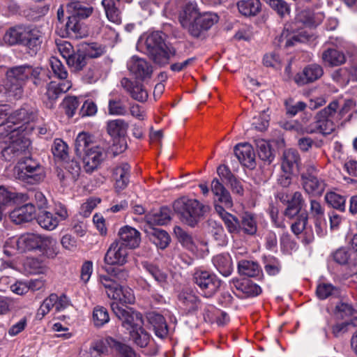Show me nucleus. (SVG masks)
Segmentation results:
<instances>
[{"label":"nucleus","instance_id":"nucleus-40","mask_svg":"<svg viewBox=\"0 0 357 357\" xmlns=\"http://www.w3.org/2000/svg\"><path fill=\"white\" fill-rule=\"evenodd\" d=\"M66 10L68 14H72L78 18L88 17L92 13L93 9L91 7L83 6L77 1H72L66 6Z\"/></svg>","mask_w":357,"mask_h":357},{"label":"nucleus","instance_id":"nucleus-16","mask_svg":"<svg viewBox=\"0 0 357 357\" xmlns=\"http://www.w3.org/2000/svg\"><path fill=\"white\" fill-rule=\"evenodd\" d=\"M219 20L218 15L215 13L206 12L199 14L192 21L189 34L194 38L201 37L204 32L209 30Z\"/></svg>","mask_w":357,"mask_h":357},{"label":"nucleus","instance_id":"nucleus-38","mask_svg":"<svg viewBox=\"0 0 357 357\" xmlns=\"http://www.w3.org/2000/svg\"><path fill=\"white\" fill-rule=\"evenodd\" d=\"M120 0H102V5L104 7L107 17L114 23L121 22V12L118 8Z\"/></svg>","mask_w":357,"mask_h":357},{"label":"nucleus","instance_id":"nucleus-7","mask_svg":"<svg viewBox=\"0 0 357 357\" xmlns=\"http://www.w3.org/2000/svg\"><path fill=\"white\" fill-rule=\"evenodd\" d=\"M36 117V111L32 107L24 105L7 116L5 121L0 124V136L11 134L14 136L17 132H24L27 128L25 125L33 122Z\"/></svg>","mask_w":357,"mask_h":357},{"label":"nucleus","instance_id":"nucleus-52","mask_svg":"<svg viewBox=\"0 0 357 357\" xmlns=\"http://www.w3.org/2000/svg\"><path fill=\"white\" fill-rule=\"evenodd\" d=\"M175 235L178 241L188 250L194 252L195 245L192 236L185 231L181 227L176 226L174 229Z\"/></svg>","mask_w":357,"mask_h":357},{"label":"nucleus","instance_id":"nucleus-41","mask_svg":"<svg viewBox=\"0 0 357 357\" xmlns=\"http://www.w3.org/2000/svg\"><path fill=\"white\" fill-rule=\"evenodd\" d=\"M327 204L340 212L346 211V197L335 192H328L324 196Z\"/></svg>","mask_w":357,"mask_h":357},{"label":"nucleus","instance_id":"nucleus-8","mask_svg":"<svg viewBox=\"0 0 357 357\" xmlns=\"http://www.w3.org/2000/svg\"><path fill=\"white\" fill-rule=\"evenodd\" d=\"M174 209L185 224L194 227L206 211V206L197 199L183 197L176 200Z\"/></svg>","mask_w":357,"mask_h":357},{"label":"nucleus","instance_id":"nucleus-17","mask_svg":"<svg viewBox=\"0 0 357 357\" xmlns=\"http://www.w3.org/2000/svg\"><path fill=\"white\" fill-rule=\"evenodd\" d=\"M129 249L115 240L109 247L105 255V262L109 265L123 266L128 262Z\"/></svg>","mask_w":357,"mask_h":357},{"label":"nucleus","instance_id":"nucleus-24","mask_svg":"<svg viewBox=\"0 0 357 357\" xmlns=\"http://www.w3.org/2000/svg\"><path fill=\"white\" fill-rule=\"evenodd\" d=\"M36 217V208L32 204H24L15 208L10 214L11 220L16 224L30 222Z\"/></svg>","mask_w":357,"mask_h":357},{"label":"nucleus","instance_id":"nucleus-23","mask_svg":"<svg viewBox=\"0 0 357 357\" xmlns=\"http://www.w3.org/2000/svg\"><path fill=\"white\" fill-rule=\"evenodd\" d=\"M234 153L239 162L248 168L255 166V154L252 146L248 143L237 144L234 148Z\"/></svg>","mask_w":357,"mask_h":357},{"label":"nucleus","instance_id":"nucleus-45","mask_svg":"<svg viewBox=\"0 0 357 357\" xmlns=\"http://www.w3.org/2000/svg\"><path fill=\"white\" fill-rule=\"evenodd\" d=\"M128 128V124L123 119L111 120L107 123V132L112 137L124 135Z\"/></svg>","mask_w":357,"mask_h":357},{"label":"nucleus","instance_id":"nucleus-5","mask_svg":"<svg viewBox=\"0 0 357 357\" xmlns=\"http://www.w3.org/2000/svg\"><path fill=\"white\" fill-rule=\"evenodd\" d=\"M3 41L10 45H23L35 54L42 43V33L36 27L16 26L10 28L3 36Z\"/></svg>","mask_w":357,"mask_h":357},{"label":"nucleus","instance_id":"nucleus-26","mask_svg":"<svg viewBox=\"0 0 357 357\" xmlns=\"http://www.w3.org/2000/svg\"><path fill=\"white\" fill-rule=\"evenodd\" d=\"M211 191L214 195L215 202H218L226 208H231L233 206L229 192L218 178H214L212 181Z\"/></svg>","mask_w":357,"mask_h":357},{"label":"nucleus","instance_id":"nucleus-39","mask_svg":"<svg viewBox=\"0 0 357 357\" xmlns=\"http://www.w3.org/2000/svg\"><path fill=\"white\" fill-rule=\"evenodd\" d=\"M241 229L248 235H254L257 231V217L255 214L245 212L241 217L240 222Z\"/></svg>","mask_w":357,"mask_h":357},{"label":"nucleus","instance_id":"nucleus-34","mask_svg":"<svg viewBox=\"0 0 357 357\" xmlns=\"http://www.w3.org/2000/svg\"><path fill=\"white\" fill-rule=\"evenodd\" d=\"M236 5L239 13L245 17L256 16L261 9L260 0H240Z\"/></svg>","mask_w":357,"mask_h":357},{"label":"nucleus","instance_id":"nucleus-63","mask_svg":"<svg viewBox=\"0 0 357 357\" xmlns=\"http://www.w3.org/2000/svg\"><path fill=\"white\" fill-rule=\"evenodd\" d=\"M357 327V316L351 319L349 321H346L334 325L332 328V333L335 337L342 335L348 331L349 327Z\"/></svg>","mask_w":357,"mask_h":357},{"label":"nucleus","instance_id":"nucleus-64","mask_svg":"<svg viewBox=\"0 0 357 357\" xmlns=\"http://www.w3.org/2000/svg\"><path fill=\"white\" fill-rule=\"evenodd\" d=\"M301 20L307 26H317L323 20L321 13L312 14L310 12H302L300 15Z\"/></svg>","mask_w":357,"mask_h":357},{"label":"nucleus","instance_id":"nucleus-35","mask_svg":"<svg viewBox=\"0 0 357 357\" xmlns=\"http://www.w3.org/2000/svg\"><path fill=\"white\" fill-rule=\"evenodd\" d=\"M321 59L330 66H337L345 63L346 57L342 52L336 49L328 48L322 53Z\"/></svg>","mask_w":357,"mask_h":357},{"label":"nucleus","instance_id":"nucleus-37","mask_svg":"<svg viewBox=\"0 0 357 357\" xmlns=\"http://www.w3.org/2000/svg\"><path fill=\"white\" fill-rule=\"evenodd\" d=\"M238 272L247 277H257L261 273L259 265L253 261L241 260L238 263Z\"/></svg>","mask_w":357,"mask_h":357},{"label":"nucleus","instance_id":"nucleus-33","mask_svg":"<svg viewBox=\"0 0 357 357\" xmlns=\"http://www.w3.org/2000/svg\"><path fill=\"white\" fill-rule=\"evenodd\" d=\"M215 209L222 220L224 221L228 231L230 233L238 232L241 229L239 220L233 215L227 213L223 206L215 204Z\"/></svg>","mask_w":357,"mask_h":357},{"label":"nucleus","instance_id":"nucleus-50","mask_svg":"<svg viewBox=\"0 0 357 357\" xmlns=\"http://www.w3.org/2000/svg\"><path fill=\"white\" fill-rule=\"evenodd\" d=\"M255 145L257 149L258 155L264 161L271 162L274 158L270 144L264 139H259L255 140Z\"/></svg>","mask_w":357,"mask_h":357},{"label":"nucleus","instance_id":"nucleus-18","mask_svg":"<svg viewBox=\"0 0 357 357\" xmlns=\"http://www.w3.org/2000/svg\"><path fill=\"white\" fill-rule=\"evenodd\" d=\"M127 67L136 79L145 80L150 78L153 73L151 65L144 59L132 56L127 63Z\"/></svg>","mask_w":357,"mask_h":357},{"label":"nucleus","instance_id":"nucleus-57","mask_svg":"<svg viewBox=\"0 0 357 357\" xmlns=\"http://www.w3.org/2000/svg\"><path fill=\"white\" fill-rule=\"evenodd\" d=\"M210 233L217 245L225 246L227 244V238L221 225H217L216 222L211 223Z\"/></svg>","mask_w":357,"mask_h":357},{"label":"nucleus","instance_id":"nucleus-2","mask_svg":"<svg viewBox=\"0 0 357 357\" xmlns=\"http://www.w3.org/2000/svg\"><path fill=\"white\" fill-rule=\"evenodd\" d=\"M41 68H32L29 66H16L7 71V82L6 89L9 97L15 99L22 98L23 95V86L25 82L30 77H33V84L37 86H43L45 83Z\"/></svg>","mask_w":357,"mask_h":357},{"label":"nucleus","instance_id":"nucleus-9","mask_svg":"<svg viewBox=\"0 0 357 357\" xmlns=\"http://www.w3.org/2000/svg\"><path fill=\"white\" fill-rule=\"evenodd\" d=\"M109 349L112 353L121 357H136L135 351L130 347L110 337L105 340H93L90 344L88 352L91 357H99L107 354Z\"/></svg>","mask_w":357,"mask_h":357},{"label":"nucleus","instance_id":"nucleus-36","mask_svg":"<svg viewBox=\"0 0 357 357\" xmlns=\"http://www.w3.org/2000/svg\"><path fill=\"white\" fill-rule=\"evenodd\" d=\"M38 249L50 258H54L59 252L56 240L50 236H40Z\"/></svg>","mask_w":357,"mask_h":357},{"label":"nucleus","instance_id":"nucleus-14","mask_svg":"<svg viewBox=\"0 0 357 357\" xmlns=\"http://www.w3.org/2000/svg\"><path fill=\"white\" fill-rule=\"evenodd\" d=\"M111 308L116 316L122 321V326L130 333L132 331L140 329L143 326L142 316L139 312L133 311L131 308L127 310L119 306L117 302L111 303Z\"/></svg>","mask_w":357,"mask_h":357},{"label":"nucleus","instance_id":"nucleus-20","mask_svg":"<svg viewBox=\"0 0 357 357\" xmlns=\"http://www.w3.org/2000/svg\"><path fill=\"white\" fill-rule=\"evenodd\" d=\"M119 239L116 241L121 243L128 249L137 248L141 242V235L139 231L130 226L121 227L118 233Z\"/></svg>","mask_w":357,"mask_h":357},{"label":"nucleus","instance_id":"nucleus-19","mask_svg":"<svg viewBox=\"0 0 357 357\" xmlns=\"http://www.w3.org/2000/svg\"><path fill=\"white\" fill-rule=\"evenodd\" d=\"M72 87L71 82L69 80L57 83L50 82L46 86V91L43 96V101L50 108L52 107L54 102L59 96L67 92Z\"/></svg>","mask_w":357,"mask_h":357},{"label":"nucleus","instance_id":"nucleus-43","mask_svg":"<svg viewBox=\"0 0 357 357\" xmlns=\"http://www.w3.org/2000/svg\"><path fill=\"white\" fill-rule=\"evenodd\" d=\"M37 222L41 227L52 231L58 226L59 220L53 213L43 211L38 215Z\"/></svg>","mask_w":357,"mask_h":357},{"label":"nucleus","instance_id":"nucleus-29","mask_svg":"<svg viewBox=\"0 0 357 357\" xmlns=\"http://www.w3.org/2000/svg\"><path fill=\"white\" fill-rule=\"evenodd\" d=\"M145 232L149 239L160 249L166 248L170 243L169 235L163 229L150 227L145 229Z\"/></svg>","mask_w":357,"mask_h":357},{"label":"nucleus","instance_id":"nucleus-27","mask_svg":"<svg viewBox=\"0 0 357 357\" xmlns=\"http://www.w3.org/2000/svg\"><path fill=\"white\" fill-rule=\"evenodd\" d=\"M130 165L123 162L117 165L113 170L112 177L115 181V189L121 191L125 189L129 183Z\"/></svg>","mask_w":357,"mask_h":357},{"label":"nucleus","instance_id":"nucleus-51","mask_svg":"<svg viewBox=\"0 0 357 357\" xmlns=\"http://www.w3.org/2000/svg\"><path fill=\"white\" fill-rule=\"evenodd\" d=\"M316 294L320 299H326L329 296H338L340 291L339 288L333 284L324 282L317 286Z\"/></svg>","mask_w":357,"mask_h":357},{"label":"nucleus","instance_id":"nucleus-10","mask_svg":"<svg viewBox=\"0 0 357 357\" xmlns=\"http://www.w3.org/2000/svg\"><path fill=\"white\" fill-rule=\"evenodd\" d=\"M0 142L8 144L1 151L2 157L8 161L26 154L31 145L30 140L25 137L21 132H17L14 136H11V134H8L7 136H0Z\"/></svg>","mask_w":357,"mask_h":357},{"label":"nucleus","instance_id":"nucleus-1","mask_svg":"<svg viewBox=\"0 0 357 357\" xmlns=\"http://www.w3.org/2000/svg\"><path fill=\"white\" fill-rule=\"evenodd\" d=\"M354 106L353 100H347L337 113L339 102L333 100L327 107L317 112L314 123L306 128L307 132H319L324 135L331 134L335 130L336 121L341 119Z\"/></svg>","mask_w":357,"mask_h":357},{"label":"nucleus","instance_id":"nucleus-28","mask_svg":"<svg viewBox=\"0 0 357 357\" xmlns=\"http://www.w3.org/2000/svg\"><path fill=\"white\" fill-rule=\"evenodd\" d=\"M40 235L35 234H24L15 240L17 250L20 252L38 249Z\"/></svg>","mask_w":357,"mask_h":357},{"label":"nucleus","instance_id":"nucleus-31","mask_svg":"<svg viewBox=\"0 0 357 357\" xmlns=\"http://www.w3.org/2000/svg\"><path fill=\"white\" fill-rule=\"evenodd\" d=\"M213 264L223 276H229L233 270L231 257L229 253H221L213 257Z\"/></svg>","mask_w":357,"mask_h":357},{"label":"nucleus","instance_id":"nucleus-22","mask_svg":"<svg viewBox=\"0 0 357 357\" xmlns=\"http://www.w3.org/2000/svg\"><path fill=\"white\" fill-rule=\"evenodd\" d=\"M121 84L134 100L142 102L146 101L148 92L142 84L124 77L121 79Z\"/></svg>","mask_w":357,"mask_h":357},{"label":"nucleus","instance_id":"nucleus-56","mask_svg":"<svg viewBox=\"0 0 357 357\" xmlns=\"http://www.w3.org/2000/svg\"><path fill=\"white\" fill-rule=\"evenodd\" d=\"M79 49L86 57L97 58L104 53V48L96 43L82 44Z\"/></svg>","mask_w":357,"mask_h":357},{"label":"nucleus","instance_id":"nucleus-53","mask_svg":"<svg viewBox=\"0 0 357 357\" xmlns=\"http://www.w3.org/2000/svg\"><path fill=\"white\" fill-rule=\"evenodd\" d=\"M109 316L107 310L98 305L94 307L93 311V321L96 327H101L109 322Z\"/></svg>","mask_w":357,"mask_h":357},{"label":"nucleus","instance_id":"nucleus-32","mask_svg":"<svg viewBox=\"0 0 357 357\" xmlns=\"http://www.w3.org/2000/svg\"><path fill=\"white\" fill-rule=\"evenodd\" d=\"M300 155L295 149L285 150L282 155V169L286 174H291L294 169L298 166Z\"/></svg>","mask_w":357,"mask_h":357},{"label":"nucleus","instance_id":"nucleus-25","mask_svg":"<svg viewBox=\"0 0 357 357\" xmlns=\"http://www.w3.org/2000/svg\"><path fill=\"white\" fill-rule=\"evenodd\" d=\"M307 213H303L297 217L295 222L291 225V229L292 232L296 236L303 234L305 236L303 241L306 243H310L314 239V235L311 228L307 227Z\"/></svg>","mask_w":357,"mask_h":357},{"label":"nucleus","instance_id":"nucleus-42","mask_svg":"<svg viewBox=\"0 0 357 357\" xmlns=\"http://www.w3.org/2000/svg\"><path fill=\"white\" fill-rule=\"evenodd\" d=\"M236 288L242 291L247 296H256L261 294V287L250 280L240 282L238 280H233Z\"/></svg>","mask_w":357,"mask_h":357},{"label":"nucleus","instance_id":"nucleus-3","mask_svg":"<svg viewBox=\"0 0 357 357\" xmlns=\"http://www.w3.org/2000/svg\"><path fill=\"white\" fill-rule=\"evenodd\" d=\"M77 155H83V169L89 174L93 172L104 160V149L93 140L86 132L79 133L75 140Z\"/></svg>","mask_w":357,"mask_h":357},{"label":"nucleus","instance_id":"nucleus-49","mask_svg":"<svg viewBox=\"0 0 357 357\" xmlns=\"http://www.w3.org/2000/svg\"><path fill=\"white\" fill-rule=\"evenodd\" d=\"M142 267L147 271L158 283L163 284L166 282L167 274L158 268L156 266L148 261H142Z\"/></svg>","mask_w":357,"mask_h":357},{"label":"nucleus","instance_id":"nucleus-54","mask_svg":"<svg viewBox=\"0 0 357 357\" xmlns=\"http://www.w3.org/2000/svg\"><path fill=\"white\" fill-rule=\"evenodd\" d=\"M57 299L56 294H51L48 297H47L40 307L38 308L36 314V317L41 319H43L47 314H48L52 309L55 308L56 301Z\"/></svg>","mask_w":357,"mask_h":357},{"label":"nucleus","instance_id":"nucleus-30","mask_svg":"<svg viewBox=\"0 0 357 357\" xmlns=\"http://www.w3.org/2000/svg\"><path fill=\"white\" fill-rule=\"evenodd\" d=\"M146 228L153 227L154 225H164L170 220V211L167 208H161L160 210L146 215Z\"/></svg>","mask_w":357,"mask_h":357},{"label":"nucleus","instance_id":"nucleus-11","mask_svg":"<svg viewBox=\"0 0 357 357\" xmlns=\"http://www.w3.org/2000/svg\"><path fill=\"white\" fill-rule=\"evenodd\" d=\"M319 169L312 163L305 166V171L301 174V181L303 189L310 197H321L325 191L326 184L325 181L318 177Z\"/></svg>","mask_w":357,"mask_h":357},{"label":"nucleus","instance_id":"nucleus-47","mask_svg":"<svg viewBox=\"0 0 357 357\" xmlns=\"http://www.w3.org/2000/svg\"><path fill=\"white\" fill-rule=\"evenodd\" d=\"M71 70L77 72L82 70L86 64V57L80 49L75 52L66 61Z\"/></svg>","mask_w":357,"mask_h":357},{"label":"nucleus","instance_id":"nucleus-12","mask_svg":"<svg viewBox=\"0 0 357 357\" xmlns=\"http://www.w3.org/2000/svg\"><path fill=\"white\" fill-rule=\"evenodd\" d=\"M15 177L27 183L35 184L43 180L45 174L41 165L28 158L16 167Z\"/></svg>","mask_w":357,"mask_h":357},{"label":"nucleus","instance_id":"nucleus-58","mask_svg":"<svg viewBox=\"0 0 357 357\" xmlns=\"http://www.w3.org/2000/svg\"><path fill=\"white\" fill-rule=\"evenodd\" d=\"M50 63L55 77L63 81L68 80V73L60 60L53 56L50 58Z\"/></svg>","mask_w":357,"mask_h":357},{"label":"nucleus","instance_id":"nucleus-44","mask_svg":"<svg viewBox=\"0 0 357 357\" xmlns=\"http://www.w3.org/2000/svg\"><path fill=\"white\" fill-rule=\"evenodd\" d=\"M179 299L188 313H194L201 307V301L195 294L184 293L180 295Z\"/></svg>","mask_w":357,"mask_h":357},{"label":"nucleus","instance_id":"nucleus-46","mask_svg":"<svg viewBox=\"0 0 357 357\" xmlns=\"http://www.w3.org/2000/svg\"><path fill=\"white\" fill-rule=\"evenodd\" d=\"M150 322L153 324L155 335L161 338L165 337L168 333L167 325L163 316L153 314L150 317Z\"/></svg>","mask_w":357,"mask_h":357},{"label":"nucleus","instance_id":"nucleus-13","mask_svg":"<svg viewBox=\"0 0 357 357\" xmlns=\"http://www.w3.org/2000/svg\"><path fill=\"white\" fill-rule=\"evenodd\" d=\"M193 281L206 298L212 297L221 285V281L215 274L200 269L194 273Z\"/></svg>","mask_w":357,"mask_h":357},{"label":"nucleus","instance_id":"nucleus-60","mask_svg":"<svg viewBox=\"0 0 357 357\" xmlns=\"http://www.w3.org/2000/svg\"><path fill=\"white\" fill-rule=\"evenodd\" d=\"M54 156L60 160H66L68 157V146L61 139H56L52 146Z\"/></svg>","mask_w":357,"mask_h":357},{"label":"nucleus","instance_id":"nucleus-15","mask_svg":"<svg viewBox=\"0 0 357 357\" xmlns=\"http://www.w3.org/2000/svg\"><path fill=\"white\" fill-rule=\"evenodd\" d=\"M174 6L176 8L181 9L179 13V22L181 26L189 32L192 21L199 14L197 4L193 2H186V0H170L167 7L172 9Z\"/></svg>","mask_w":357,"mask_h":357},{"label":"nucleus","instance_id":"nucleus-55","mask_svg":"<svg viewBox=\"0 0 357 357\" xmlns=\"http://www.w3.org/2000/svg\"><path fill=\"white\" fill-rule=\"evenodd\" d=\"M24 266L31 274H43L47 271L44 263L36 258H27Z\"/></svg>","mask_w":357,"mask_h":357},{"label":"nucleus","instance_id":"nucleus-62","mask_svg":"<svg viewBox=\"0 0 357 357\" xmlns=\"http://www.w3.org/2000/svg\"><path fill=\"white\" fill-rule=\"evenodd\" d=\"M333 260L339 265H346L348 264L351 253L346 248H340L331 255Z\"/></svg>","mask_w":357,"mask_h":357},{"label":"nucleus","instance_id":"nucleus-21","mask_svg":"<svg viewBox=\"0 0 357 357\" xmlns=\"http://www.w3.org/2000/svg\"><path fill=\"white\" fill-rule=\"evenodd\" d=\"M324 74L323 68L317 63L309 64L305 66L302 73L295 76V82L300 85L315 82Z\"/></svg>","mask_w":357,"mask_h":357},{"label":"nucleus","instance_id":"nucleus-59","mask_svg":"<svg viewBox=\"0 0 357 357\" xmlns=\"http://www.w3.org/2000/svg\"><path fill=\"white\" fill-rule=\"evenodd\" d=\"M130 335L135 343L140 347H146L149 342L150 335L142 326L140 329L132 331Z\"/></svg>","mask_w":357,"mask_h":357},{"label":"nucleus","instance_id":"nucleus-4","mask_svg":"<svg viewBox=\"0 0 357 357\" xmlns=\"http://www.w3.org/2000/svg\"><path fill=\"white\" fill-rule=\"evenodd\" d=\"M128 277V271L121 269L112 275H101L100 282L106 289L109 298L121 303L132 304L135 300L133 291L128 287L120 284V282L126 281Z\"/></svg>","mask_w":357,"mask_h":357},{"label":"nucleus","instance_id":"nucleus-48","mask_svg":"<svg viewBox=\"0 0 357 357\" xmlns=\"http://www.w3.org/2000/svg\"><path fill=\"white\" fill-rule=\"evenodd\" d=\"M108 114L112 116H126L128 114L126 106L119 98H111L108 100Z\"/></svg>","mask_w":357,"mask_h":357},{"label":"nucleus","instance_id":"nucleus-61","mask_svg":"<svg viewBox=\"0 0 357 357\" xmlns=\"http://www.w3.org/2000/svg\"><path fill=\"white\" fill-rule=\"evenodd\" d=\"M302 37L297 34H289L287 31H284L281 33L278 38L280 45H283L284 47H289L297 42H303Z\"/></svg>","mask_w":357,"mask_h":357},{"label":"nucleus","instance_id":"nucleus-6","mask_svg":"<svg viewBox=\"0 0 357 357\" xmlns=\"http://www.w3.org/2000/svg\"><path fill=\"white\" fill-rule=\"evenodd\" d=\"M139 43L145 48L146 53L158 65L168 63L171 56L175 54V50L167 47L162 33L159 31H154L146 37H142Z\"/></svg>","mask_w":357,"mask_h":357}]
</instances>
